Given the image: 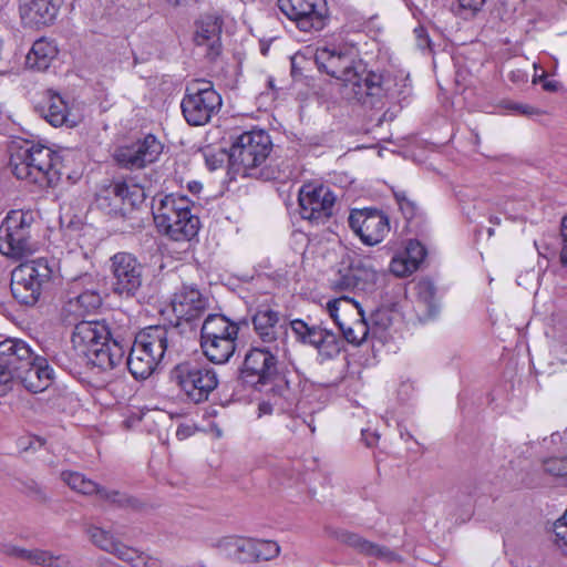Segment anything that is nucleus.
Segmentation results:
<instances>
[{
	"instance_id": "obj_5",
	"label": "nucleus",
	"mask_w": 567,
	"mask_h": 567,
	"mask_svg": "<svg viewBox=\"0 0 567 567\" xmlns=\"http://www.w3.org/2000/svg\"><path fill=\"white\" fill-rule=\"evenodd\" d=\"M38 214L33 210H10L0 225V251L13 259H22L37 249L34 234Z\"/></svg>"
},
{
	"instance_id": "obj_40",
	"label": "nucleus",
	"mask_w": 567,
	"mask_h": 567,
	"mask_svg": "<svg viewBox=\"0 0 567 567\" xmlns=\"http://www.w3.org/2000/svg\"><path fill=\"white\" fill-rule=\"evenodd\" d=\"M254 563L275 559L280 554V546L277 542L266 539H252Z\"/></svg>"
},
{
	"instance_id": "obj_45",
	"label": "nucleus",
	"mask_w": 567,
	"mask_h": 567,
	"mask_svg": "<svg viewBox=\"0 0 567 567\" xmlns=\"http://www.w3.org/2000/svg\"><path fill=\"white\" fill-rule=\"evenodd\" d=\"M342 303L353 305L354 307H357L359 310V315L362 317V319H364L363 310L359 308V305L352 298L346 296L330 300L327 303V310L331 319H338V310Z\"/></svg>"
},
{
	"instance_id": "obj_30",
	"label": "nucleus",
	"mask_w": 567,
	"mask_h": 567,
	"mask_svg": "<svg viewBox=\"0 0 567 567\" xmlns=\"http://www.w3.org/2000/svg\"><path fill=\"white\" fill-rule=\"evenodd\" d=\"M161 361L162 358L154 354L152 350H147L134 342L131 347L126 364L130 373L136 380H146L155 372Z\"/></svg>"
},
{
	"instance_id": "obj_62",
	"label": "nucleus",
	"mask_w": 567,
	"mask_h": 567,
	"mask_svg": "<svg viewBox=\"0 0 567 567\" xmlns=\"http://www.w3.org/2000/svg\"><path fill=\"white\" fill-rule=\"evenodd\" d=\"M372 323H373V326H378L379 321L373 320Z\"/></svg>"
},
{
	"instance_id": "obj_57",
	"label": "nucleus",
	"mask_w": 567,
	"mask_h": 567,
	"mask_svg": "<svg viewBox=\"0 0 567 567\" xmlns=\"http://www.w3.org/2000/svg\"><path fill=\"white\" fill-rule=\"evenodd\" d=\"M557 440H561V436L558 432L551 434V441L556 442Z\"/></svg>"
},
{
	"instance_id": "obj_35",
	"label": "nucleus",
	"mask_w": 567,
	"mask_h": 567,
	"mask_svg": "<svg viewBox=\"0 0 567 567\" xmlns=\"http://www.w3.org/2000/svg\"><path fill=\"white\" fill-rule=\"evenodd\" d=\"M10 288L14 299L27 306L34 305L39 300L42 289H44L33 279L24 276L18 278L17 268L12 271Z\"/></svg>"
},
{
	"instance_id": "obj_9",
	"label": "nucleus",
	"mask_w": 567,
	"mask_h": 567,
	"mask_svg": "<svg viewBox=\"0 0 567 567\" xmlns=\"http://www.w3.org/2000/svg\"><path fill=\"white\" fill-rule=\"evenodd\" d=\"M239 323L247 321H204L200 346L210 362L221 364L231 358L236 350Z\"/></svg>"
},
{
	"instance_id": "obj_44",
	"label": "nucleus",
	"mask_w": 567,
	"mask_h": 567,
	"mask_svg": "<svg viewBox=\"0 0 567 567\" xmlns=\"http://www.w3.org/2000/svg\"><path fill=\"white\" fill-rule=\"evenodd\" d=\"M544 471L554 476L567 475V457H549L544 461Z\"/></svg>"
},
{
	"instance_id": "obj_55",
	"label": "nucleus",
	"mask_w": 567,
	"mask_h": 567,
	"mask_svg": "<svg viewBox=\"0 0 567 567\" xmlns=\"http://www.w3.org/2000/svg\"><path fill=\"white\" fill-rule=\"evenodd\" d=\"M144 567H161V563L157 559H148L144 563Z\"/></svg>"
},
{
	"instance_id": "obj_16",
	"label": "nucleus",
	"mask_w": 567,
	"mask_h": 567,
	"mask_svg": "<svg viewBox=\"0 0 567 567\" xmlns=\"http://www.w3.org/2000/svg\"><path fill=\"white\" fill-rule=\"evenodd\" d=\"M349 227L367 246L380 244L390 231L389 217L381 209L353 208L348 217Z\"/></svg>"
},
{
	"instance_id": "obj_26",
	"label": "nucleus",
	"mask_w": 567,
	"mask_h": 567,
	"mask_svg": "<svg viewBox=\"0 0 567 567\" xmlns=\"http://www.w3.org/2000/svg\"><path fill=\"white\" fill-rule=\"evenodd\" d=\"M179 321L175 324H154L145 327L136 337L135 343L141 344L147 350H152L157 357L164 358L168 342L173 340L177 333Z\"/></svg>"
},
{
	"instance_id": "obj_14",
	"label": "nucleus",
	"mask_w": 567,
	"mask_h": 567,
	"mask_svg": "<svg viewBox=\"0 0 567 567\" xmlns=\"http://www.w3.org/2000/svg\"><path fill=\"white\" fill-rule=\"evenodd\" d=\"M34 353L30 346L16 338L0 341V395H6L12 389L14 377L21 369L28 367Z\"/></svg>"
},
{
	"instance_id": "obj_58",
	"label": "nucleus",
	"mask_w": 567,
	"mask_h": 567,
	"mask_svg": "<svg viewBox=\"0 0 567 567\" xmlns=\"http://www.w3.org/2000/svg\"><path fill=\"white\" fill-rule=\"evenodd\" d=\"M169 2L178 6V4L186 2V0H169Z\"/></svg>"
},
{
	"instance_id": "obj_10",
	"label": "nucleus",
	"mask_w": 567,
	"mask_h": 567,
	"mask_svg": "<svg viewBox=\"0 0 567 567\" xmlns=\"http://www.w3.org/2000/svg\"><path fill=\"white\" fill-rule=\"evenodd\" d=\"M272 148L270 136L264 130H252L238 135L227 154L229 164L237 172L256 168L269 156Z\"/></svg>"
},
{
	"instance_id": "obj_33",
	"label": "nucleus",
	"mask_w": 567,
	"mask_h": 567,
	"mask_svg": "<svg viewBox=\"0 0 567 567\" xmlns=\"http://www.w3.org/2000/svg\"><path fill=\"white\" fill-rule=\"evenodd\" d=\"M217 549L225 557L238 563H254L252 538L227 536L216 544Z\"/></svg>"
},
{
	"instance_id": "obj_24",
	"label": "nucleus",
	"mask_w": 567,
	"mask_h": 567,
	"mask_svg": "<svg viewBox=\"0 0 567 567\" xmlns=\"http://www.w3.org/2000/svg\"><path fill=\"white\" fill-rule=\"evenodd\" d=\"M21 384L32 393H40L47 390L53 381V369L47 359L35 355L28 367L21 369V373L14 377Z\"/></svg>"
},
{
	"instance_id": "obj_15",
	"label": "nucleus",
	"mask_w": 567,
	"mask_h": 567,
	"mask_svg": "<svg viewBox=\"0 0 567 567\" xmlns=\"http://www.w3.org/2000/svg\"><path fill=\"white\" fill-rule=\"evenodd\" d=\"M112 290L115 295L134 297L142 287L144 266L130 252L120 251L110 258Z\"/></svg>"
},
{
	"instance_id": "obj_37",
	"label": "nucleus",
	"mask_w": 567,
	"mask_h": 567,
	"mask_svg": "<svg viewBox=\"0 0 567 567\" xmlns=\"http://www.w3.org/2000/svg\"><path fill=\"white\" fill-rule=\"evenodd\" d=\"M19 555L35 565L48 567H68L70 565V560L66 556H54L50 551L42 549H21Z\"/></svg>"
},
{
	"instance_id": "obj_13",
	"label": "nucleus",
	"mask_w": 567,
	"mask_h": 567,
	"mask_svg": "<svg viewBox=\"0 0 567 567\" xmlns=\"http://www.w3.org/2000/svg\"><path fill=\"white\" fill-rule=\"evenodd\" d=\"M299 214L312 225H323L333 215L336 195L323 184H305L298 193Z\"/></svg>"
},
{
	"instance_id": "obj_39",
	"label": "nucleus",
	"mask_w": 567,
	"mask_h": 567,
	"mask_svg": "<svg viewBox=\"0 0 567 567\" xmlns=\"http://www.w3.org/2000/svg\"><path fill=\"white\" fill-rule=\"evenodd\" d=\"M95 495H97L100 501L105 502L114 507L124 508L137 506V501L127 494L117 489H109L101 485L99 486V491Z\"/></svg>"
},
{
	"instance_id": "obj_50",
	"label": "nucleus",
	"mask_w": 567,
	"mask_h": 567,
	"mask_svg": "<svg viewBox=\"0 0 567 567\" xmlns=\"http://www.w3.org/2000/svg\"><path fill=\"white\" fill-rule=\"evenodd\" d=\"M205 162L209 171H215L223 166L226 154L224 152L217 154L213 152H206L204 154Z\"/></svg>"
},
{
	"instance_id": "obj_53",
	"label": "nucleus",
	"mask_w": 567,
	"mask_h": 567,
	"mask_svg": "<svg viewBox=\"0 0 567 567\" xmlns=\"http://www.w3.org/2000/svg\"><path fill=\"white\" fill-rule=\"evenodd\" d=\"M512 109L520 114H526V115H530V114L535 113L534 107H532L529 105H524V104H515Z\"/></svg>"
},
{
	"instance_id": "obj_29",
	"label": "nucleus",
	"mask_w": 567,
	"mask_h": 567,
	"mask_svg": "<svg viewBox=\"0 0 567 567\" xmlns=\"http://www.w3.org/2000/svg\"><path fill=\"white\" fill-rule=\"evenodd\" d=\"M425 247L416 239L409 240L404 252L390 262V270L396 277H405L416 271L426 257Z\"/></svg>"
},
{
	"instance_id": "obj_61",
	"label": "nucleus",
	"mask_w": 567,
	"mask_h": 567,
	"mask_svg": "<svg viewBox=\"0 0 567 567\" xmlns=\"http://www.w3.org/2000/svg\"><path fill=\"white\" fill-rule=\"evenodd\" d=\"M308 426L310 427L311 432L313 433L316 429H315V426L312 425L311 422L308 423Z\"/></svg>"
},
{
	"instance_id": "obj_59",
	"label": "nucleus",
	"mask_w": 567,
	"mask_h": 567,
	"mask_svg": "<svg viewBox=\"0 0 567 567\" xmlns=\"http://www.w3.org/2000/svg\"><path fill=\"white\" fill-rule=\"evenodd\" d=\"M489 220L493 224H499V218L498 217H492Z\"/></svg>"
},
{
	"instance_id": "obj_18",
	"label": "nucleus",
	"mask_w": 567,
	"mask_h": 567,
	"mask_svg": "<svg viewBox=\"0 0 567 567\" xmlns=\"http://www.w3.org/2000/svg\"><path fill=\"white\" fill-rule=\"evenodd\" d=\"M171 306L176 319H229L216 311L209 298L194 286H183L176 291Z\"/></svg>"
},
{
	"instance_id": "obj_11",
	"label": "nucleus",
	"mask_w": 567,
	"mask_h": 567,
	"mask_svg": "<svg viewBox=\"0 0 567 567\" xmlns=\"http://www.w3.org/2000/svg\"><path fill=\"white\" fill-rule=\"evenodd\" d=\"M172 377L187 398L195 403L206 401L218 385L217 373L208 364L183 362L175 367Z\"/></svg>"
},
{
	"instance_id": "obj_2",
	"label": "nucleus",
	"mask_w": 567,
	"mask_h": 567,
	"mask_svg": "<svg viewBox=\"0 0 567 567\" xmlns=\"http://www.w3.org/2000/svg\"><path fill=\"white\" fill-rule=\"evenodd\" d=\"M72 342L83 350L87 363L101 371L113 370L121 364L131 343L122 334L114 336L105 321H78Z\"/></svg>"
},
{
	"instance_id": "obj_6",
	"label": "nucleus",
	"mask_w": 567,
	"mask_h": 567,
	"mask_svg": "<svg viewBox=\"0 0 567 567\" xmlns=\"http://www.w3.org/2000/svg\"><path fill=\"white\" fill-rule=\"evenodd\" d=\"M102 285L103 278L97 272H85L73 278L62 303V316L84 319L97 315L103 305Z\"/></svg>"
},
{
	"instance_id": "obj_19",
	"label": "nucleus",
	"mask_w": 567,
	"mask_h": 567,
	"mask_svg": "<svg viewBox=\"0 0 567 567\" xmlns=\"http://www.w3.org/2000/svg\"><path fill=\"white\" fill-rule=\"evenodd\" d=\"M279 374V362L268 348H251L240 368V379L251 386L270 383Z\"/></svg>"
},
{
	"instance_id": "obj_20",
	"label": "nucleus",
	"mask_w": 567,
	"mask_h": 567,
	"mask_svg": "<svg viewBox=\"0 0 567 567\" xmlns=\"http://www.w3.org/2000/svg\"><path fill=\"white\" fill-rule=\"evenodd\" d=\"M163 148V144L155 135L147 134L130 145L117 148L114 153V159L123 168L141 169L156 162Z\"/></svg>"
},
{
	"instance_id": "obj_38",
	"label": "nucleus",
	"mask_w": 567,
	"mask_h": 567,
	"mask_svg": "<svg viewBox=\"0 0 567 567\" xmlns=\"http://www.w3.org/2000/svg\"><path fill=\"white\" fill-rule=\"evenodd\" d=\"M61 478L71 489L83 495H95L99 491L97 483L79 472H62Z\"/></svg>"
},
{
	"instance_id": "obj_36",
	"label": "nucleus",
	"mask_w": 567,
	"mask_h": 567,
	"mask_svg": "<svg viewBox=\"0 0 567 567\" xmlns=\"http://www.w3.org/2000/svg\"><path fill=\"white\" fill-rule=\"evenodd\" d=\"M332 323L342 332L348 342L357 346L365 341L373 329L369 321H332Z\"/></svg>"
},
{
	"instance_id": "obj_32",
	"label": "nucleus",
	"mask_w": 567,
	"mask_h": 567,
	"mask_svg": "<svg viewBox=\"0 0 567 567\" xmlns=\"http://www.w3.org/2000/svg\"><path fill=\"white\" fill-rule=\"evenodd\" d=\"M58 272V265L53 259L37 258L31 261L21 264L17 267V276L28 277L45 288Z\"/></svg>"
},
{
	"instance_id": "obj_8",
	"label": "nucleus",
	"mask_w": 567,
	"mask_h": 567,
	"mask_svg": "<svg viewBox=\"0 0 567 567\" xmlns=\"http://www.w3.org/2000/svg\"><path fill=\"white\" fill-rule=\"evenodd\" d=\"M144 199L142 186L126 179H116L99 189L95 206L111 218H126Z\"/></svg>"
},
{
	"instance_id": "obj_48",
	"label": "nucleus",
	"mask_w": 567,
	"mask_h": 567,
	"mask_svg": "<svg viewBox=\"0 0 567 567\" xmlns=\"http://www.w3.org/2000/svg\"><path fill=\"white\" fill-rule=\"evenodd\" d=\"M413 32L417 48L421 50L429 49L431 51V39L429 37L427 30L423 25H417Z\"/></svg>"
},
{
	"instance_id": "obj_3",
	"label": "nucleus",
	"mask_w": 567,
	"mask_h": 567,
	"mask_svg": "<svg viewBox=\"0 0 567 567\" xmlns=\"http://www.w3.org/2000/svg\"><path fill=\"white\" fill-rule=\"evenodd\" d=\"M342 85L349 99L371 107H375L384 99H404L409 93L405 83L402 89H396L395 79L390 74L374 71L362 59L351 62Z\"/></svg>"
},
{
	"instance_id": "obj_28",
	"label": "nucleus",
	"mask_w": 567,
	"mask_h": 567,
	"mask_svg": "<svg viewBox=\"0 0 567 567\" xmlns=\"http://www.w3.org/2000/svg\"><path fill=\"white\" fill-rule=\"evenodd\" d=\"M61 7V0H23L21 17L37 28L54 22Z\"/></svg>"
},
{
	"instance_id": "obj_52",
	"label": "nucleus",
	"mask_w": 567,
	"mask_h": 567,
	"mask_svg": "<svg viewBox=\"0 0 567 567\" xmlns=\"http://www.w3.org/2000/svg\"><path fill=\"white\" fill-rule=\"evenodd\" d=\"M362 436L368 446H373L379 439L375 433H368V431H362Z\"/></svg>"
},
{
	"instance_id": "obj_60",
	"label": "nucleus",
	"mask_w": 567,
	"mask_h": 567,
	"mask_svg": "<svg viewBox=\"0 0 567 567\" xmlns=\"http://www.w3.org/2000/svg\"><path fill=\"white\" fill-rule=\"evenodd\" d=\"M487 234H488L489 237L493 236L494 235V228H488L487 229Z\"/></svg>"
},
{
	"instance_id": "obj_23",
	"label": "nucleus",
	"mask_w": 567,
	"mask_h": 567,
	"mask_svg": "<svg viewBox=\"0 0 567 567\" xmlns=\"http://www.w3.org/2000/svg\"><path fill=\"white\" fill-rule=\"evenodd\" d=\"M37 113L54 127H73L76 121L71 117L68 102L53 90L43 93L42 101L35 105Z\"/></svg>"
},
{
	"instance_id": "obj_17",
	"label": "nucleus",
	"mask_w": 567,
	"mask_h": 567,
	"mask_svg": "<svg viewBox=\"0 0 567 567\" xmlns=\"http://www.w3.org/2000/svg\"><path fill=\"white\" fill-rule=\"evenodd\" d=\"M278 7L301 31H320L326 24V0H278Z\"/></svg>"
},
{
	"instance_id": "obj_43",
	"label": "nucleus",
	"mask_w": 567,
	"mask_h": 567,
	"mask_svg": "<svg viewBox=\"0 0 567 567\" xmlns=\"http://www.w3.org/2000/svg\"><path fill=\"white\" fill-rule=\"evenodd\" d=\"M555 544L567 555V509L554 524Z\"/></svg>"
},
{
	"instance_id": "obj_56",
	"label": "nucleus",
	"mask_w": 567,
	"mask_h": 567,
	"mask_svg": "<svg viewBox=\"0 0 567 567\" xmlns=\"http://www.w3.org/2000/svg\"><path fill=\"white\" fill-rule=\"evenodd\" d=\"M268 51H269V44L261 43L260 44V52H261V54L262 55H267Z\"/></svg>"
},
{
	"instance_id": "obj_42",
	"label": "nucleus",
	"mask_w": 567,
	"mask_h": 567,
	"mask_svg": "<svg viewBox=\"0 0 567 567\" xmlns=\"http://www.w3.org/2000/svg\"><path fill=\"white\" fill-rule=\"evenodd\" d=\"M393 196L395 198V202L403 214L404 218L406 220H411L414 218L417 214V205L414 200H412L408 193L403 189H393Z\"/></svg>"
},
{
	"instance_id": "obj_54",
	"label": "nucleus",
	"mask_w": 567,
	"mask_h": 567,
	"mask_svg": "<svg viewBox=\"0 0 567 567\" xmlns=\"http://www.w3.org/2000/svg\"><path fill=\"white\" fill-rule=\"evenodd\" d=\"M187 188L193 195H198L203 189V185L197 181H192L187 184Z\"/></svg>"
},
{
	"instance_id": "obj_12",
	"label": "nucleus",
	"mask_w": 567,
	"mask_h": 567,
	"mask_svg": "<svg viewBox=\"0 0 567 567\" xmlns=\"http://www.w3.org/2000/svg\"><path fill=\"white\" fill-rule=\"evenodd\" d=\"M377 281V271L364 259L347 255L337 265L329 279L330 288L336 292L368 291Z\"/></svg>"
},
{
	"instance_id": "obj_47",
	"label": "nucleus",
	"mask_w": 567,
	"mask_h": 567,
	"mask_svg": "<svg viewBox=\"0 0 567 567\" xmlns=\"http://www.w3.org/2000/svg\"><path fill=\"white\" fill-rule=\"evenodd\" d=\"M560 238L563 246L559 254L561 265L567 268V215L560 221Z\"/></svg>"
},
{
	"instance_id": "obj_25",
	"label": "nucleus",
	"mask_w": 567,
	"mask_h": 567,
	"mask_svg": "<svg viewBox=\"0 0 567 567\" xmlns=\"http://www.w3.org/2000/svg\"><path fill=\"white\" fill-rule=\"evenodd\" d=\"M326 533L329 537L353 548L359 554L378 557L385 560H393L395 558V554L389 548L379 546L378 544L372 543L355 533L330 527L326 529Z\"/></svg>"
},
{
	"instance_id": "obj_34",
	"label": "nucleus",
	"mask_w": 567,
	"mask_h": 567,
	"mask_svg": "<svg viewBox=\"0 0 567 567\" xmlns=\"http://www.w3.org/2000/svg\"><path fill=\"white\" fill-rule=\"evenodd\" d=\"M59 53L54 41L47 38H40L32 44L31 50L25 56L27 65L37 71H45Z\"/></svg>"
},
{
	"instance_id": "obj_51",
	"label": "nucleus",
	"mask_w": 567,
	"mask_h": 567,
	"mask_svg": "<svg viewBox=\"0 0 567 567\" xmlns=\"http://www.w3.org/2000/svg\"><path fill=\"white\" fill-rule=\"evenodd\" d=\"M414 386L410 381H404L400 384L398 389V396L400 400L405 401L409 400L413 393Z\"/></svg>"
},
{
	"instance_id": "obj_4",
	"label": "nucleus",
	"mask_w": 567,
	"mask_h": 567,
	"mask_svg": "<svg viewBox=\"0 0 567 567\" xmlns=\"http://www.w3.org/2000/svg\"><path fill=\"white\" fill-rule=\"evenodd\" d=\"M195 204L186 195L171 193L153 198L152 213L158 231L174 241H189L197 236L200 220Z\"/></svg>"
},
{
	"instance_id": "obj_7",
	"label": "nucleus",
	"mask_w": 567,
	"mask_h": 567,
	"mask_svg": "<svg viewBox=\"0 0 567 567\" xmlns=\"http://www.w3.org/2000/svg\"><path fill=\"white\" fill-rule=\"evenodd\" d=\"M221 104V96L212 82L196 80L186 86L181 109L189 125L202 126L219 112Z\"/></svg>"
},
{
	"instance_id": "obj_49",
	"label": "nucleus",
	"mask_w": 567,
	"mask_h": 567,
	"mask_svg": "<svg viewBox=\"0 0 567 567\" xmlns=\"http://www.w3.org/2000/svg\"><path fill=\"white\" fill-rule=\"evenodd\" d=\"M533 82L542 83L543 89L547 92H556L560 86V84L557 81L548 80L544 71L542 74H537V72H535Z\"/></svg>"
},
{
	"instance_id": "obj_22",
	"label": "nucleus",
	"mask_w": 567,
	"mask_h": 567,
	"mask_svg": "<svg viewBox=\"0 0 567 567\" xmlns=\"http://www.w3.org/2000/svg\"><path fill=\"white\" fill-rule=\"evenodd\" d=\"M223 19L213 14L203 16L195 22L194 44L204 50V56L209 62H215L223 52Z\"/></svg>"
},
{
	"instance_id": "obj_46",
	"label": "nucleus",
	"mask_w": 567,
	"mask_h": 567,
	"mask_svg": "<svg viewBox=\"0 0 567 567\" xmlns=\"http://www.w3.org/2000/svg\"><path fill=\"white\" fill-rule=\"evenodd\" d=\"M458 7L462 11L470 16H475L480 12L486 3V0H457Z\"/></svg>"
},
{
	"instance_id": "obj_27",
	"label": "nucleus",
	"mask_w": 567,
	"mask_h": 567,
	"mask_svg": "<svg viewBox=\"0 0 567 567\" xmlns=\"http://www.w3.org/2000/svg\"><path fill=\"white\" fill-rule=\"evenodd\" d=\"M352 60L348 50L340 48H318L315 54V62L319 71L343 82L346 71L350 70Z\"/></svg>"
},
{
	"instance_id": "obj_31",
	"label": "nucleus",
	"mask_w": 567,
	"mask_h": 567,
	"mask_svg": "<svg viewBox=\"0 0 567 567\" xmlns=\"http://www.w3.org/2000/svg\"><path fill=\"white\" fill-rule=\"evenodd\" d=\"M89 535L94 545L104 551L113 554L123 561L133 563L141 557L135 548L116 540L110 532L103 528L93 526L89 529Z\"/></svg>"
},
{
	"instance_id": "obj_1",
	"label": "nucleus",
	"mask_w": 567,
	"mask_h": 567,
	"mask_svg": "<svg viewBox=\"0 0 567 567\" xmlns=\"http://www.w3.org/2000/svg\"><path fill=\"white\" fill-rule=\"evenodd\" d=\"M9 165L18 179L39 190L56 187L66 174L62 156L58 152L29 141L11 147Z\"/></svg>"
},
{
	"instance_id": "obj_41",
	"label": "nucleus",
	"mask_w": 567,
	"mask_h": 567,
	"mask_svg": "<svg viewBox=\"0 0 567 567\" xmlns=\"http://www.w3.org/2000/svg\"><path fill=\"white\" fill-rule=\"evenodd\" d=\"M254 329L264 342H272L285 332L286 326H278L279 321H251Z\"/></svg>"
},
{
	"instance_id": "obj_21",
	"label": "nucleus",
	"mask_w": 567,
	"mask_h": 567,
	"mask_svg": "<svg viewBox=\"0 0 567 567\" xmlns=\"http://www.w3.org/2000/svg\"><path fill=\"white\" fill-rule=\"evenodd\" d=\"M317 321H289V324L298 340L315 347L319 354L326 359L340 353V343L334 331L322 327Z\"/></svg>"
}]
</instances>
